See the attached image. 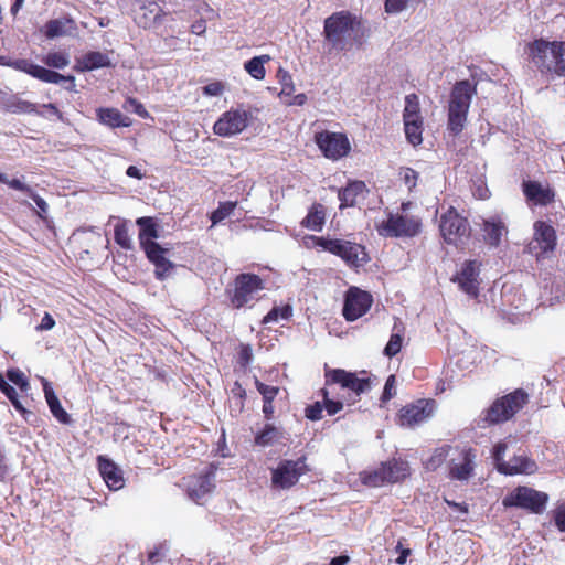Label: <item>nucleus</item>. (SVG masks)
Segmentation results:
<instances>
[{"label": "nucleus", "instance_id": "45", "mask_svg": "<svg viewBox=\"0 0 565 565\" xmlns=\"http://www.w3.org/2000/svg\"><path fill=\"white\" fill-rule=\"evenodd\" d=\"M255 386L259 394L263 396V402H274L277 395L279 394L278 386L267 385L260 382L258 379H255Z\"/></svg>", "mask_w": 565, "mask_h": 565}, {"label": "nucleus", "instance_id": "32", "mask_svg": "<svg viewBox=\"0 0 565 565\" xmlns=\"http://www.w3.org/2000/svg\"><path fill=\"white\" fill-rule=\"evenodd\" d=\"M403 122L407 141L415 147L420 145L423 142L424 119H407Z\"/></svg>", "mask_w": 565, "mask_h": 565}, {"label": "nucleus", "instance_id": "53", "mask_svg": "<svg viewBox=\"0 0 565 565\" xmlns=\"http://www.w3.org/2000/svg\"><path fill=\"white\" fill-rule=\"evenodd\" d=\"M253 360V350L249 344L241 343L238 347V362L242 366H247Z\"/></svg>", "mask_w": 565, "mask_h": 565}, {"label": "nucleus", "instance_id": "47", "mask_svg": "<svg viewBox=\"0 0 565 565\" xmlns=\"http://www.w3.org/2000/svg\"><path fill=\"white\" fill-rule=\"evenodd\" d=\"M277 76L281 84V94L290 96L295 92V85L291 75L287 71L279 68Z\"/></svg>", "mask_w": 565, "mask_h": 565}, {"label": "nucleus", "instance_id": "33", "mask_svg": "<svg viewBox=\"0 0 565 565\" xmlns=\"http://www.w3.org/2000/svg\"><path fill=\"white\" fill-rule=\"evenodd\" d=\"M98 118L100 122L110 127H127L130 125V119L114 108L99 109Z\"/></svg>", "mask_w": 565, "mask_h": 565}, {"label": "nucleus", "instance_id": "23", "mask_svg": "<svg viewBox=\"0 0 565 565\" xmlns=\"http://www.w3.org/2000/svg\"><path fill=\"white\" fill-rule=\"evenodd\" d=\"M483 243L490 248H498L508 235V227L499 216H491L481 223Z\"/></svg>", "mask_w": 565, "mask_h": 565}, {"label": "nucleus", "instance_id": "18", "mask_svg": "<svg viewBox=\"0 0 565 565\" xmlns=\"http://www.w3.org/2000/svg\"><path fill=\"white\" fill-rule=\"evenodd\" d=\"M481 262L477 259L465 260L451 281L457 282L461 291L471 298H477L480 291Z\"/></svg>", "mask_w": 565, "mask_h": 565}, {"label": "nucleus", "instance_id": "46", "mask_svg": "<svg viewBox=\"0 0 565 565\" xmlns=\"http://www.w3.org/2000/svg\"><path fill=\"white\" fill-rule=\"evenodd\" d=\"M115 241L122 248L129 249L131 247V239L128 234V228L125 223L117 224L115 227Z\"/></svg>", "mask_w": 565, "mask_h": 565}, {"label": "nucleus", "instance_id": "7", "mask_svg": "<svg viewBox=\"0 0 565 565\" xmlns=\"http://www.w3.org/2000/svg\"><path fill=\"white\" fill-rule=\"evenodd\" d=\"M439 232L444 242L456 247L463 246L471 237V225L454 206H449L439 218Z\"/></svg>", "mask_w": 565, "mask_h": 565}, {"label": "nucleus", "instance_id": "34", "mask_svg": "<svg viewBox=\"0 0 565 565\" xmlns=\"http://www.w3.org/2000/svg\"><path fill=\"white\" fill-rule=\"evenodd\" d=\"M281 434L273 424H266L264 428L255 435L254 444L259 447H267L279 440Z\"/></svg>", "mask_w": 565, "mask_h": 565}, {"label": "nucleus", "instance_id": "31", "mask_svg": "<svg viewBox=\"0 0 565 565\" xmlns=\"http://www.w3.org/2000/svg\"><path fill=\"white\" fill-rule=\"evenodd\" d=\"M75 30L76 24L73 19H54L46 22L44 34L47 39H55L58 36L71 34Z\"/></svg>", "mask_w": 565, "mask_h": 565}, {"label": "nucleus", "instance_id": "60", "mask_svg": "<svg viewBox=\"0 0 565 565\" xmlns=\"http://www.w3.org/2000/svg\"><path fill=\"white\" fill-rule=\"evenodd\" d=\"M233 396L237 397L241 401L242 406L244 405V402L247 397L245 388L242 386V384L236 381L231 390Z\"/></svg>", "mask_w": 565, "mask_h": 565}, {"label": "nucleus", "instance_id": "37", "mask_svg": "<svg viewBox=\"0 0 565 565\" xmlns=\"http://www.w3.org/2000/svg\"><path fill=\"white\" fill-rule=\"evenodd\" d=\"M82 68L85 71H92L99 67L109 65V58L106 54L100 52H89L84 55L81 60Z\"/></svg>", "mask_w": 565, "mask_h": 565}, {"label": "nucleus", "instance_id": "9", "mask_svg": "<svg viewBox=\"0 0 565 565\" xmlns=\"http://www.w3.org/2000/svg\"><path fill=\"white\" fill-rule=\"evenodd\" d=\"M310 471L307 456L297 459H282L277 467L271 469L270 483L273 489L289 490L295 487L300 478Z\"/></svg>", "mask_w": 565, "mask_h": 565}, {"label": "nucleus", "instance_id": "4", "mask_svg": "<svg viewBox=\"0 0 565 565\" xmlns=\"http://www.w3.org/2000/svg\"><path fill=\"white\" fill-rule=\"evenodd\" d=\"M530 402V395L523 388L495 398L492 404L482 411L479 427L486 428L503 424L512 419Z\"/></svg>", "mask_w": 565, "mask_h": 565}, {"label": "nucleus", "instance_id": "11", "mask_svg": "<svg viewBox=\"0 0 565 565\" xmlns=\"http://www.w3.org/2000/svg\"><path fill=\"white\" fill-rule=\"evenodd\" d=\"M383 237H414L422 231V221L417 216L390 214L387 220L376 225Z\"/></svg>", "mask_w": 565, "mask_h": 565}, {"label": "nucleus", "instance_id": "27", "mask_svg": "<svg viewBox=\"0 0 565 565\" xmlns=\"http://www.w3.org/2000/svg\"><path fill=\"white\" fill-rule=\"evenodd\" d=\"M366 191V184L363 181L354 180L348 182L344 188H341L338 191L340 210L354 206L356 204L358 198Z\"/></svg>", "mask_w": 565, "mask_h": 565}, {"label": "nucleus", "instance_id": "17", "mask_svg": "<svg viewBox=\"0 0 565 565\" xmlns=\"http://www.w3.org/2000/svg\"><path fill=\"white\" fill-rule=\"evenodd\" d=\"M373 297L369 291L350 287L345 294L342 315L349 322L363 317L372 307Z\"/></svg>", "mask_w": 565, "mask_h": 565}, {"label": "nucleus", "instance_id": "26", "mask_svg": "<svg viewBox=\"0 0 565 565\" xmlns=\"http://www.w3.org/2000/svg\"><path fill=\"white\" fill-rule=\"evenodd\" d=\"M536 470V462L527 456H514L505 463L500 465V472L507 476L532 475Z\"/></svg>", "mask_w": 565, "mask_h": 565}, {"label": "nucleus", "instance_id": "58", "mask_svg": "<svg viewBox=\"0 0 565 565\" xmlns=\"http://www.w3.org/2000/svg\"><path fill=\"white\" fill-rule=\"evenodd\" d=\"M12 113H33L35 105L26 100H18L10 106Z\"/></svg>", "mask_w": 565, "mask_h": 565}, {"label": "nucleus", "instance_id": "30", "mask_svg": "<svg viewBox=\"0 0 565 565\" xmlns=\"http://www.w3.org/2000/svg\"><path fill=\"white\" fill-rule=\"evenodd\" d=\"M469 108L448 104V130L454 135L458 136L465 128Z\"/></svg>", "mask_w": 565, "mask_h": 565}, {"label": "nucleus", "instance_id": "28", "mask_svg": "<svg viewBox=\"0 0 565 565\" xmlns=\"http://www.w3.org/2000/svg\"><path fill=\"white\" fill-rule=\"evenodd\" d=\"M327 220V209L322 203L315 202L308 210L307 215L301 220L300 225L303 228L321 232Z\"/></svg>", "mask_w": 565, "mask_h": 565}, {"label": "nucleus", "instance_id": "63", "mask_svg": "<svg viewBox=\"0 0 565 565\" xmlns=\"http://www.w3.org/2000/svg\"><path fill=\"white\" fill-rule=\"evenodd\" d=\"M163 556H164V545H159L153 551H150L148 553V559L153 564L161 561Z\"/></svg>", "mask_w": 565, "mask_h": 565}, {"label": "nucleus", "instance_id": "36", "mask_svg": "<svg viewBox=\"0 0 565 565\" xmlns=\"http://www.w3.org/2000/svg\"><path fill=\"white\" fill-rule=\"evenodd\" d=\"M397 330L396 332H393L390 337L388 342L386 343L384 348V355L388 358L395 356L397 353L401 352L403 347V333H404V327L402 323H399V328L397 323L394 324L393 331Z\"/></svg>", "mask_w": 565, "mask_h": 565}, {"label": "nucleus", "instance_id": "59", "mask_svg": "<svg viewBox=\"0 0 565 565\" xmlns=\"http://www.w3.org/2000/svg\"><path fill=\"white\" fill-rule=\"evenodd\" d=\"M29 196L34 201V203L36 204L38 209H39V212H38V215L41 217V218H45V214L47 213L49 211V205L47 203L45 202L44 199H42L41 196H39L34 191H32Z\"/></svg>", "mask_w": 565, "mask_h": 565}, {"label": "nucleus", "instance_id": "10", "mask_svg": "<svg viewBox=\"0 0 565 565\" xmlns=\"http://www.w3.org/2000/svg\"><path fill=\"white\" fill-rule=\"evenodd\" d=\"M547 502V493L525 486L516 487L502 500L504 508H520L534 514L543 513Z\"/></svg>", "mask_w": 565, "mask_h": 565}, {"label": "nucleus", "instance_id": "3", "mask_svg": "<svg viewBox=\"0 0 565 565\" xmlns=\"http://www.w3.org/2000/svg\"><path fill=\"white\" fill-rule=\"evenodd\" d=\"M339 385L343 390H349L355 395H361L370 390L371 381L369 377H359L356 373L344 369H331L324 364V387L320 390L323 399V407L328 415L332 416L343 408V402L331 398L330 387Z\"/></svg>", "mask_w": 565, "mask_h": 565}, {"label": "nucleus", "instance_id": "12", "mask_svg": "<svg viewBox=\"0 0 565 565\" xmlns=\"http://www.w3.org/2000/svg\"><path fill=\"white\" fill-rule=\"evenodd\" d=\"M252 119V111L243 108H230L214 122L213 131L220 137H232L244 131Z\"/></svg>", "mask_w": 565, "mask_h": 565}, {"label": "nucleus", "instance_id": "20", "mask_svg": "<svg viewBox=\"0 0 565 565\" xmlns=\"http://www.w3.org/2000/svg\"><path fill=\"white\" fill-rule=\"evenodd\" d=\"M534 235L532 250H535L537 260L547 258L557 246V236L555 228L544 221L534 223Z\"/></svg>", "mask_w": 565, "mask_h": 565}, {"label": "nucleus", "instance_id": "42", "mask_svg": "<svg viewBox=\"0 0 565 565\" xmlns=\"http://www.w3.org/2000/svg\"><path fill=\"white\" fill-rule=\"evenodd\" d=\"M292 316V308L289 305H285L281 307H274L269 310V312L263 318V323H271L277 322L279 319L288 320Z\"/></svg>", "mask_w": 565, "mask_h": 565}, {"label": "nucleus", "instance_id": "21", "mask_svg": "<svg viewBox=\"0 0 565 565\" xmlns=\"http://www.w3.org/2000/svg\"><path fill=\"white\" fill-rule=\"evenodd\" d=\"M523 195L531 206H547L555 202V190L548 184H543L535 180H524L522 182Z\"/></svg>", "mask_w": 565, "mask_h": 565}, {"label": "nucleus", "instance_id": "25", "mask_svg": "<svg viewBox=\"0 0 565 565\" xmlns=\"http://www.w3.org/2000/svg\"><path fill=\"white\" fill-rule=\"evenodd\" d=\"M477 95V83H471L468 79L457 82L449 97V103L465 108H470L472 97Z\"/></svg>", "mask_w": 565, "mask_h": 565}, {"label": "nucleus", "instance_id": "49", "mask_svg": "<svg viewBox=\"0 0 565 565\" xmlns=\"http://www.w3.org/2000/svg\"><path fill=\"white\" fill-rule=\"evenodd\" d=\"M396 376L391 374L385 382L384 390L381 396L382 403H387L396 395Z\"/></svg>", "mask_w": 565, "mask_h": 565}, {"label": "nucleus", "instance_id": "51", "mask_svg": "<svg viewBox=\"0 0 565 565\" xmlns=\"http://www.w3.org/2000/svg\"><path fill=\"white\" fill-rule=\"evenodd\" d=\"M0 182L8 184L10 188H12L14 190H19V191L25 192L28 194H30L33 191L30 186H28L26 184L21 182L19 179L9 180V178L4 173H1V172H0Z\"/></svg>", "mask_w": 565, "mask_h": 565}, {"label": "nucleus", "instance_id": "44", "mask_svg": "<svg viewBox=\"0 0 565 565\" xmlns=\"http://www.w3.org/2000/svg\"><path fill=\"white\" fill-rule=\"evenodd\" d=\"M399 179L406 185L408 191H412L418 181L419 174L417 171L409 167H402L398 172Z\"/></svg>", "mask_w": 565, "mask_h": 565}, {"label": "nucleus", "instance_id": "52", "mask_svg": "<svg viewBox=\"0 0 565 565\" xmlns=\"http://www.w3.org/2000/svg\"><path fill=\"white\" fill-rule=\"evenodd\" d=\"M553 519L556 527L561 532H565V502L557 504L553 511Z\"/></svg>", "mask_w": 565, "mask_h": 565}, {"label": "nucleus", "instance_id": "15", "mask_svg": "<svg viewBox=\"0 0 565 565\" xmlns=\"http://www.w3.org/2000/svg\"><path fill=\"white\" fill-rule=\"evenodd\" d=\"M435 408L436 401L433 398L416 399L399 409L398 424L404 427H415L431 417Z\"/></svg>", "mask_w": 565, "mask_h": 565}, {"label": "nucleus", "instance_id": "1", "mask_svg": "<svg viewBox=\"0 0 565 565\" xmlns=\"http://www.w3.org/2000/svg\"><path fill=\"white\" fill-rule=\"evenodd\" d=\"M328 53L350 51L355 44L361 47L365 30L361 20L348 10L333 12L324 19L323 32Z\"/></svg>", "mask_w": 565, "mask_h": 565}, {"label": "nucleus", "instance_id": "50", "mask_svg": "<svg viewBox=\"0 0 565 565\" xmlns=\"http://www.w3.org/2000/svg\"><path fill=\"white\" fill-rule=\"evenodd\" d=\"M8 379L18 385L22 391H26L29 387V382L24 375V373L18 369L9 370L7 373Z\"/></svg>", "mask_w": 565, "mask_h": 565}, {"label": "nucleus", "instance_id": "13", "mask_svg": "<svg viewBox=\"0 0 565 565\" xmlns=\"http://www.w3.org/2000/svg\"><path fill=\"white\" fill-rule=\"evenodd\" d=\"M315 142L322 154L330 160H339L351 151V143L344 132L322 130L315 134Z\"/></svg>", "mask_w": 565, "mask_h": 565}, {"label": "nucleus", "instance_id": "14", "mask_svg": "<svg viewBox=\"0 0 565 565\" xmlns=\"http://www.w3.org/2000/svg\"><path fill=\"white\" fill-rule=\"evenodd\" d=\"M10 66L13 67L14 70L24 72V73L31 75L32 77L40 79L42 82H45V83H53V84L66 83V85L64 86V88L66 90H70V92L75 90V77L74 76L62 75L55 71H51L49 68H45L38 64H34L30 60H25V58L14 60L13 62L10 63Z\"/></svg>", "mask_w": 565, "mask_h": 565}, {"label": "nucleus", "instance_id": "62", "mask_svg": "<svg viewBox=\"0 0 565 565\" xmlns=\"http://www.w3.org/2000/svg\"><path fill=\"white\" fill-rule=\"evenodd\" d=\"M54 326L55 321L53 317L46 312L36 329L40 331H47L51 330Z\"/></svg>", "mask_w": 565, "mask_h": 565}, {"label": "nucleus", "instance_id": "57", "mask_svg": "<svg viewBox=\"0 0 565 565\" xmlns=\"http://www.w3.org/2000/svg\"><path fill=\"white\" fill-rule=\"evenodd\" d=\"M322 411L323 404H321L320 402H316L306 408V417L310 420H319L322 418Z\"/></svg>", "mask_w": 565, "mask_h": 565}, {"label": "nucleus", "instance_id": "55", "mask_svg": "<svg viewBox=\"0 0 565 565\" xmlns=\"http://www.w3.org/2000/svg\"><path fill=\"white\" fill-rule=\"evenodd\" d=\"M409 0H385L384 9L387 13H398L403 11Z\"/></svg>", "mask_w": 565, "mask_h": 565}, {"label": "nucleus", "instance_id": "35", "mask_svg": "<svg viewBox=\"0 0 565 565\" xmlns=\"http://www.w3.org/2000/svg\"><path fill=\"white\" fill-rule=\"evenodd\" d=\"M270 60L269 55L255 56L244 64L245 71L255 79H264L266 70L264 64Z\"/></svg>", "mask_w": 565, "mask_h": 565}, {"label": "nucleus", "instance_id": "41", "mask_svg": "<svg viewBox=\"0 0 565 565\" xmlns=\"http://www.w3.org/2000/svg\"><path fill=\"white\" fill-rule=\"evenodd\" d=\"M0 391L8 397L14 408L24 414L26 411L20 402L19 395L13 386H11L0 373Z\"/></svg>", "mask_w": 565, "mask_h": 565}, {"label": "nucleus", "instance_id": "43", "mask_svg": "<svg viewBox=\"0 0 565 565\" xmlns=\"http://www.w3.org/2000/svg\"><path fill=\"white\" fill-rule=\"evenodd\" d=\"M43 62L49 67L65 68L70 64V57L64 52H50L43 58Z\"/></svg>", "mask_w": 565, "mask_h": 565}, {"label": "nucleus", "instance_id": "56", "mask_svg": "<svg viewBox=\"0 0 565 565\" xmlns=\"http://www.w3.org/2000/svg\"><path fill=\"white\" fill-rule=\"evenodd\" d=\"M224 90L225 85L220 81L209 83L203 87V93L206 96H220L224 93Z\"/></svg>", "mask_w": 565, "mask_h": 565}, {"label": "nucleus", "instance_id": "19", "mask_svg": "<svg viewBox=\"0 0 565 565\" xmlns=\"http://www.w3.org/2000/svg\"><path fill=\"white\" fill-rule=\"evenodd\" d=\"M171 246L162 247L152 239H143V253L148 260L154 266V276L159 280H164L174 268V264L168 258Z\"/></svg>", "mask_w": 565, "mask_h": 565}, {"label": "nucleus", "instance_id": "29", "mask_svg": "<svg viewBox=\"0 0 565 565\" xmlns=\"http://www.w3.org/2000/svg\"><path fill=\"white\" fill-rule=\"evenodd\" d=\"M43 384V391L45 395V399L47 402V405L50 407L51 413L53 416L61 422L62 424H70L71 416L67 414V412L62 407L57 396L55 395L51 384L45 380L42 379Z\"/></svg>", "mask_w": 565, "mask_h": 565}, {"label": "nucleus", "instance_id": "8", "mask_svg": "<svg viewBox=\"0 0 565 565\" xmlns=\"http://www.w3.org/2000/svg\"><path fill=\"white\" fill-rule=\"evenodd\" d=\"M411 475L407 461L393 458L371 471L360 473V479L367 487H382L384 483H397L404 481Z\"/></svg>", "mask_w": 565, "mask_h": 565}, {"label": "nucleus", "instance_id": "64", "mask_svg": "<svg viewBox=\"0 0 565 565\" xmlns=\"http://www.w3.org/2000/svg\"><path fill=\"white\" fill-rule=\"evenodd\" d=\"M206 31V22L204 19L196 20L191 25V32L196 35H202Z\"/></svg>", "mask_w": 565, "mask_h": 565}, {"label": "nucleus", "instance_id": "61", "mask_svg": "<svg viewBox=\"0 0 565 565\" xmlns=\"http://www.w3.org/2000/svg\"><path fill=\"white\" fill-rule=\"evenodd\" d=\"M9 465L8 459L3 452V450L0 448V481H4L6 478L9 475Z\"/></svg>", "mask_w": 565, "mask_h": 565}, {"label": "nucleus", "instance_id": "39", "mask_svg": "<svg viewBox=\"0 0 565 565\" xmlns=\"http://www.w3.org/2000/svg\"><path fill=\"white\" fill-rule=\"evenodd\" d=\"M237 206V201H225L220 202L216 210H214L211 215L210 220L212 223V227L224 221L226 217H228L234 210Z\"/></svg>", "mask_w": 565, "mask_h": 565}, {"label": "nucleus", "instance_id": "5", "mask_svg": "<svg viewBox=\"0 0 565 565\" xmlns=\"http://www.w3.org/2000/svg\"><path fill=\"white\" fill-rule=\"evenodd\" d=\"M306 239L311 241L315 246L340 257L349 267L359 268L370 262L365 246L355 242L315 235H308Z\"/></svg>", "mask_w": 565, "mask_h": 565}, {"label": "nucleus", "instance_id": "54", "mask_svg": "<svg viewBox=\"0 0 565 565\" xmlns=\"http://www.w3.org/2000/svg\"><path fill=\"white\" fill-rule=\"evenodd\" d=\"M507 449H508V445L503 441L498 443L493 447L492 458L494 460L495 467L499 472H500V465L507 462L503 458Z\"/></svg>", "mask_w": 565, "mask_h": 565}, {"label": "nucleus", "instance_id": "6", "mask_svg": "<svg viewBox=\"0 0 565 565\" xmlns=\"http://www.w3.org/2000/svg\"><path fill=\"white\" fill-rule=\"evenodd\" d=\"M265 289V281L256 274L242 273L225 289V295L234 309L252 307L258 300V292Z\"/></svg>", "mask_w": 565, "mask_h": 565}, {"label": "nucleus", "instance_id": "24", "mask_svg": "<svg viewBox=\"0 0 565 565\" xmlns=\"http://www.w3.org/2000/svg\"><path fill=\"white\" fill-rule=\"evenodd\" d=\"M98 469L110 490H119L124 487L125 480L121 470L109 459L98 456Z\"/></svg>", "mask_w": 565, "mask_h": 565}, {"label": "nucleus", "instance_id": "16", "mask_svg": "<svg viewBox=\"0 0 565 565\" xmlns=\"http://www.w3.org/2000/svg\"><path fill=\"white\" fill-rule=\"evenodd\" d=\"M216 471L217 466L210 463L199 473H193L184 478L188 495L195 502H199L200 499L211 493L215 488Z\"/></svg>", "mask_w": 565, "mask_h": 565}, {"label": "nucleus", "instance_id": "2", "mask_svg": "<svg viewBox=\"0 0 565 565\" xmlns=\"http://www.w3.org/2000/svg\"><path fill=\"white\" fill-rule=\"evenodd\" d=\"M530 66L547 79L565 77V41L535 39L525 44Z\"/></svg>", "mask_w": 565, "mask_h": 565}, {"label": "nucleus", "instance_id": "48", "mask_svg": "<svg viewBox=\"0 0 565 565\" xmlns=\"http://www.w3.org/2000/svg\"><path fill=\"white\" fill-rule=\"evenodd\" d=\"M159 235V225L152 217L143 216V237L145 239H154Z\"/></svg>", "mask_w": 565, "mask_h": 565}, {"label": "nucleus", "instance_id": "22", "mask_svg": "<svg viewBox=\"0 0 565 565\" xmlns=\"http://www.w3.org/2000/svg\"><path fill=\"white\" fill-rule=\"evenodd\" d=\"M458 457L451 458L449 477L455 480H467L473 472L475 450L471 447L455 448Z\"/></svg>", "mask_w": 565, "mask_h": 565}, {"label": "nucleus", "instance_id": "40", "mask_svg": "<svg viewBox=\"0 0 565 565\" xmlns=\"http://www.w3.org/2000/svg\"><path fill=\"white\" fill-rule=\"evenodd\" d=\"M423 118L420 114L419 98L413 93L405 97V108L403 111V120Z\"/></svg>", "mask_w": 565, "mask_h": 565}, {"label": "nucleus", "instance_id": "38", "mask_svg": "<svg viewBox=\"0 0 565 565\" xmlns=\"http://www.w3.org/2000/svg\"><path fill=\"white\" fill-rule=\"evenodd\" d=\"M455 450L450 445H444L435 449L433 455L425 461V468L429 471L437 470L447 459L450 451Z\"/></svg>", "mask_w": 565, "mask_h": 565}]
</instances>
